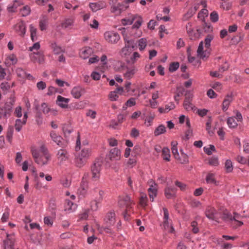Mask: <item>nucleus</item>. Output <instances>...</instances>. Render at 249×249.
Instances as JSON below:
<instances>
[{"instance_id": "f257e3e1", "label": "nucleus", "mask_w": 249, "mask_h": 249, "mask_svg": "<svg viewBox=\"0 0 249 249\" xmlns=\"http://www.w3.org/2000/svg\"><path fill=\"white\" fill-rule=\"evenodd\" d=\"M91 154L92 150L90 147H82L78 156L75 159L76 165L78 167H83Z\"/></svg>"}, {"instance_id": "f03ea898", "label": "nucleus", "mask_w": 249, "mask_h": 249, "mask_svg": "<svg viewBox=\"0 0 249 249\" xmlns=\"http://www.w3.org/2000/svg\"><path fill=\"white\" fill-rule=\"evenodd\" d=\"M103 162L100 159L96 160L91 166V179L92 181H97L99 179L102 170Z\"/></svg>"}, {"instance_id": "7ed1b4c3", "label": "nucleus", "mask_w": 249, "mask_h": 249, "mask_svg": "<svg viewBox=\"0 0 249 249\" xmlns=\"http://www.w3.org/2000/svg\"><path fill=\"white\" fill-rule=\"evenodd\" d=\"M104 37L105 40L110 44H116L120 39L119 34L113 31H107L105 32Z\"/></svg>"}, {"instance_id": "20e7f679", "label": "nucleus", "mask_w": 249, "mask_h": 249, "mask_svg": "<svg viewBox=\"0 0 249 249\" xmlns=\"http://www.w3.org/2000/svg\"><path fill=\"white\" fill-rule=\"evenodd\" d=\"M205 215L209 219L218 222L220 216V213L214 207L208 206L205 211Z\"/></svg>"}, {"instance_id": "39448f33", "label": "nucleus", "mask_w": 249, "mask_h": 249, "mask_svg": "<svg viewBox=\"0 0 249 249\" xmlns=\"http://www.w3.org/2000/svg\"><path fill=\"white\" fill-rule=\"evenodd\" d=\"M132 203L130 196L128 195L120 196L118 200V204L120 207H125L126 209L130 208Z\"/></svg>"}, {"instance_id": "423d86ee", "label": "nucleus", "mask_w": 249, "mask_h": 249, "mask_svg": "<svg viewBox=\"0 0 249 249\" xmlns=\"http://www.w3.org/2000/svg\"><path fill=\"white\" fill-rule=\"evenodd\" d=\"M77 207V204L71 200L68 199L65 200L64 210L67 213H71L75 212Z\"/></svg>"}, {"instance_id": "0eeeda50", "label": "nucleus", "mask_w": 249, "mask_h": 249, "mask_svg": "<svg viewBox=\"0 0 249 249\" xmlns=\"http://www.w3.org/2000/svg\"><path fill=\"white\" fill-rule=\"evenodd\" d=\"M31 60L34 62L42 64L44 62V55L42 52H33L30 54Z\"/></svg>"}, {"instance_id": "6e6552de", "label": "nucleus", "mask_w": 249, "mask_h": 249, "mask_svg": "<svg viewBox=\"0 0 249 249\" xmlns=\"http://www.w3.org/2000/svg\"><path fill=\"white\" fill-rule=\"evenodd\" d=\"M11 110V106L7 104H5L3 107H0V119H6L10 115Z\"/></svg>"}, {"instance_id": "1a4fd4ad", "label": "nucleus", "mask_w": 249, "mask_h": 249, "mask_svg": "<svg viewBox=\"0 0 249 249\" xmlns=\"http://www.w3.org/2000/svg\"><path fill=\"white\" fill-rule=\"evenodd\" d=\"M89 7L93 12H96L107 7V3L105 1H99L96 2H91L89 4Z\"/></svg>"}, {"instance_id": "9d476101", "label": "nucleus", "mask_w": 249, "mask_h": 249, "mask_svg": "<svg viewBox=\"0 0 249 249\" xmlns=\"http://www.w3.org/2000/svg\"><path fill=\"white\" fill-rule=\"evenodd\" d=\"M197 56L203 59L207 58L209 56V52L206 49L203 50V42L201 41L198 45L197 50Z\"/></svg>"}, {"instance_id": "9b49d317", "label": "nucleus", "mask_w": 249, "mask_h": 249, "mask_svg": "<svg viewBox=\"0 0 249 249\" xmlns=\"http://www.w3.org/2000/svg\"><path fill=\"white\" fill-rule=\"evenodd\" d=\"M233 97L232 92L229 93L226 96L222 104V109L224 111H226L228 109L230 104L233 101Z\"/></svg>"}, {"instance_id": "f8f14e48", "label": "nucleus", "mask_w": 249, "mask_h": 249, "mask_svg": "<svg viewBox=\"0 0 249 249\" xmlns=\"http://www.w3.org/2000/svg\"><path fill=\"white\" fill-rule=\"evenodd\" d=\"M15 29L21 36H23L26 33V27L24 22L21 21L15 26Z\"/></svg>"}, {"instance_id": "ddd939ff", "label": "nucleus", "mask_w": 249, "mask_h": 249, "mask_svg": "<svg viewBox=\"0 0 249 249\" xmlns=\"http://www.w3.org/2000/svg\"><path fill=\"white\" fill-rule=\"evenodd\" d=\"M187 96V95H185ZM193 95L190 94L188 96H186L184 101L183 107L187 111L192 110L194 109L195 106L191 103Z\"/></svg>"}, {"instance_id": "4468645a", "label": "nucleus", "mask_w": 249, "mask_h": 249, "mask_svg": "<svg viewBox=\"0 0 249 249\" xmlns=\"http://www.w3.org/2000/svg\"><path fill=\"white\" fill-rule=\"evenodd\" d=\"M84 92V89L80 86L74 87L71 91V95L76 99H79Z\"/></svg>"}, {"instance_id": "2eb2a0df", "label": "nucleus", "mask_w": 249, "mask_h": 249, "mask_svg": "<svg viewBox=\"0 0 249 249\" xmlns=\"http://www.w3.org/2000/svg\"><path fill=\"white\" fill-rule=\"evenodd\" d=\"M69 101L70 99L69 98H66L58 95L57 97L56 104L61 108H66L68 107Z\"/></svg>"}, {"instance_id": "dca6fc26", "label": "nucleus", "mask_w": 249, "mask_h": 249, "mask_svg": "<svg viewBox=\"0 0 249 249\" xmlns=\"http://www.w3.org/2000/svg\"><path fill=\"white\" fill-rule=\"evenodd\" d=\"M109 157L111 160H119L121 157V151L117 148H114L110 150Z\"/></svg>"}, {"instance_id": "f3484780", "label": "nucleus", "mask_w": 249, "mask_h": 249, "mask_svg": "<svg viewBox=\"0 0 249 249\" xmlns=\"http://www.w3.org/2000/svg\"><path fill=\"white\" fill-rule=\"evenodd\" d=\"M149 196L152 201H154V198L157 196V184L153 182L148 189Z\"/></svg>"}, {"instance_id": "a211bd4d", "label": "nucleus", "mask_w": 249, "mask_h": 249, "mask_svg": "<svg viewBox=\"0 0 249 249\" xmlns=\"http://www.w3.org/2000/svg\"><path fill=\"white\" fill-rule=\"evenodd\" d=\"M176 193V189L173 187H167L164 190L165 196L168 199L174 197Z\"/></svg>"}, {"instance_id": "6ab92c4d", "label": "nucleus", "mask_w": 249, "mask_h": 249, "mask_svg": "<svg viewBox=\"0 0 249 249\" xmlns=\"http://www.w3.org/2000/svg\"><path fill=\"white\" fill-rule=\"evenodd\" d=\"M115 214L114 212L108 213L105 219L106 224L108 225L109 226H113L115 222Z\"/></svg>"}, {"instance_id": "aec40b11", "label": "nucleus", "mask_w": 249, "mask_h": 249, "mask_svg": "<svg viewBox=\"0 0 249 249\" xmlns=\"http://www.w3.org/2000/svg\"><path fill=\"white\" fill-rule=\"evenodd\" d=\"M23 3L21 0H15L11 5H9L7 7V10L9 12H15L17 8L20 5H23Z\"/></svg>"}, {"instance_id": "412c9836", "label": "nucleus", "mask_w": 249, "mask_h": 249, "mask_svg": "<svg viewBox=\"0 0 249 249\" xmlns=\"http://www.w3.org/2000/svg\"><path fill=\"white\" fill-rule=\"evenodd\" d=\"M137 18V15L130 14L128 17L122 19V23L124 25H131Z\"/></svg>"}, {"instance_id": "4be33fe9", "label": "nucleus", "mask_w": 249, "mask_h": 249, "mask_svg": "<svg viewBox=\"0 0 249 249\" xmlns=\"http://www.w3.org/2000/svg\"><path fill=\"white\" fill-rule=\"evenodd\" d=\"M51 156L50 155H42L39 157L38 160H36V163L40 165L43 166L44 165L47 164L48 163V161L50 160Z\"/></svg>"}, {"instance_id": "5701e85b", "label": "nucleus", "mask_w": 249, "mask_h": 249, "mask_svg": "<svg viewBox=\"0 0 249 249\" xmlns=\"http://www.w3.org/2000/svg\"><path fill=\"white\" fill-rule=\"evenodd\" d=\"M50 137H51L52 140L58 145H59L60 146H62L63 139L60 136L58 135L55 132L52 131L50 133Z\"/></svg>"}, {"instance_id": "b1692460", "label": "nucleus", "mask_w": 249, "mask_h": 249, "mask_svg": "<svg viewBox=\"0 0 249 249\" xmlns=\"http://www.w3.org/2000/svg\"><path fill=\"white\" fill-rule=\"evenodd\" d=\"M92 52V50L91 48L85 47L81 51L80 56L82 58L85 59L89 58Z\"/></svg>"}, {"instance_id": "393cba45", "label": "nucleus", "mask_w": 249, "mask_h": 249, "mask_svg": "<svg viewBox=\"0 0 249 249\" xmlns=\"http://www.w3.org/2000/svg\"><path fill=\"white\" fill-rule=\"evenodd\" d=\"M137 71V69L134 67L127 68L126 71L124 73V76L125 78L130 79L134 76Z\"/></svg>"}, {"instance_id": "a878e982", "label": "nucleus", "mask_w": 249, "mask_h": 249, "mask_svg": "<svg viewBox=\"0 0 249 249\" xmlns=\"http://www.w3.org/2000/svg\"><path fill=\"white\" fill-rule=\"evenodd\" d=\"M48 24V18L46 16H42L39 23V28L41 31L47 29Z\"/></svg>"}, {"instance_id": "bb28decb", "label": "nucleus", "mask_w": 249, "mask_h": 249, "mask_svg": "<svg viewBox=\"0 0 249 249\" xmlns=\"http://www.w3.org/2000/svg\"><path fill=\"white\" fill-rule=\"evenodd\" d=\"M57 158L60 161H64L68 159V154L67 151L64 149H60L58 150L57 154Z\"/></svg>"}, {"instance_id": "cd10ccee", "label": "nucleus", "mask_w": 249, "mask_h": 249, "mask_svg": "<svg viewBox=\"0 0 249 249\" xmlns=\"http://www.w3.org/2000/svg\"><path fill=\"white\" fill-rule=\"evenodd\" d=\"M75 18L71 17L66 18L62 24V26L64 28H68L74 25Z\"/></svg>"}, {"instance_id": "c85d7f7f", "label": "nucleus", "mask_w": 249, "mask_h": 249, "mask_svg": "<svg viewBox=\"0 0 249 249\" xmlns=\"http://www.w3.org/2000/svg\"><path fill=\"white\" fill-rule=\"evenodd\" d=\"M16 73L18 77L21 78L28 77L29 79H32L33 76L30 74H27L26 71L21 68H18L16 69Z\"/></svg>"}, {"instance_id": "c756f323", "label": "nucleus", "mask_w": 249, "mask_h": 249, "mask_svg": "<svg viewBox=\"0 0 249 249\" xmlns=\"http://www.w3.org/2000/svg\"><path fill=\"white\" fill-rule=\"evenodd\" d=\"M175 107V105L173 102H170L165 106V108L159 107V111L160 113H165L174 109Z\"/></svg>"}, {"instance_id": "7c9ffc66", "label": "nucleus", "mask_w": 249, "mask_h": 249, "mask_svg": "<svg viewBox=\"0 0 249 249\" xmlns=\"http://www.w3.org/2000/svg\"><path fill=\"white\" fill-rule=\"evenodd\" d=\"M171 220H163L162 228L166 231L173 233L174 231V229L171 225Z\"/></svg>"}, {"instance_id": "2f4dec72", "label": "nucleus", "mask_w": 249, "mask_h": 249, "mask_svg": "<svg viewBox=\"0 0 249 249\" xmlns=\"http://www.w3.org/2000/svg\"><path fill=\"white\" fill-rule=\"evenodd\" d=\"M122 6L123 4L120 3H118L117 5H113L111 7V12L116 14H120L122 11Z\"/></svg>"}, {"instance_id": "473e14b6", "label": "nucleus", "mask_w": 249, "mask_h": 249, "mask_svg": "<svg viewBox=\"0 0 249 249\" xmlns=\"http://www.w3.org/2000/svg\"><path fill=\"white\" fill-rule=\"evenodd\" d=\"M162 155L164 160L170 161V151L168 148L164 147L162 150Z\"/></svg>"}, {"instance_id": "72a5a7b5", "label": "nucleus", "mask_w": 249, "mask_h": 249, "mask_svg": "<svg viewBox=\"0 0 249 249\" xmlns=\"http://www.w3.org/2000/svg\"><path fill=\"white\" fill-rule=\"evenodd\" d=\"M180 156H179V158L177 160L182 164L186 163L188 162V158L187 154L183 152L182 150H180Z\"/></svg>"}, {"instance_id": "f704fd0d", "label": "nucleus", "mask_w": 249, "mask_h": 249, "mask_svg": "<svg viewBox=\"0 0 249 249\" xmlns=\"http://www.w3.org/2000/svg\"><path fill=\"white\" fill-rule=\"evenodd\" d=\"M166 132V128L163 124H160L158 126L154 131V135L158 136Z\"/></svg>"}, {"instance_id": "c9c22d12", "label": "nucleus", "mask_w": 249, "mask_h": 249, "mask_svg": "<svg viewBox=\"0 0 249 249\" xmlns=\"http://www.w3.org/2000/svg\"><path fill=\"white\" fill-rule=\"evenodd\" d=\"M138 45L140 51L144 50L147 46V40L145 38H142L138 41Z\"/></svg>"}, {"instance_id": "e433bc0d", "label": "nucleus", "mask_w": 249, "mask_h": 249, "mask_svg": "<svg viewBox=\"0 0 249 249\" xmlns=\"http://www.w3.org/2000/svg\"><path fill=\"white\" fill-rule=\"evenodd\" d=\"M4 249H14V242L12 240L7 238L4 241Z\"/></svg>"}, {"instance_id": "4c0bfd02", "label": "nucleus", "mask_w": 249, "mask_h": 249, "mask_svg": "<svg viewBox=\"0 0 249 249\" xmlns=\"http://www.w3.org/2000/svg\"><path fill=\"white\" fill-rule=\"evenodd\" d=\"M52 48L55 54H58L64 52V50L60 46H57L55 43L52 44Z\"/></svg>"}, {"instance_id": "58836bf2", "label": "nucleus", "mask_w": 249, "mask_h": 249, "mask_svg": "<svg viewBox=\"0 0 249 249\" xmlns=\"http://www.w3.org/2000/svg\"><path fill=\"white\" fill-rule=\"evenodd\" d=\"M227 124L230 128H234L237 126V123L234 117H229L227 119Z\"/></svg>"}, {"instance_id": "ea45409f", "label": "nucleus", "mask_w": 249, "mask_h": 249, "mask_svg": "<svg viewBox=\"0 0 249 249\" xmlns=\"http://www.w3.org/2000/svg\"><path fill=\"white\" fill-rule=\"evenodd\" d=\"M20 14L22 17H26L29 15L31 12L30 7L26 5L24 6L21 10H20Z\"/></svg>"}, {"instance_id": "a19ab883", "label": "nucleus", "mask_w": 249, "mask_h": 249, "mask_svg": "<svg viewBox=\"0 0 249 249\" xmlns=\"http://www.w3.org/2000/svg\"><path fill=\"white\" fill-rule=\"evenodd\" d=\"M213 39V36L212 35H208L205 37L204 42H205V47L207 49H209L211 46V42Z\"/></svg>"}, {"instance_id": "79ce46f5", "label": "nucleus", "mask_w": 249, "mask_h": 249, "mask_svg": "<svg viewBox=\"0 0 249 249\" xmlns=\"http://www.w3.org/2000/svg\"><path fill=\"white\" fill-rule=\"evenodd\" d=\"M133 50L129 48L128 46H125L121 51V55L122 56L126 57L129 55L132 52Z\"/></svg>"}, {"instance_id": "37998d69", "label": "nucleus", "mask_w": 249, "mask_h": 249, "mask_svg": "<svg viewBox=\"0 0 249 249\" xmlns=\"http://www.w3.org/2000/svg\"><path fill=\"white\" fill-rule=\"evenodd\" d=\"M208 15V11L206 9H202L198 14V18L202 20H204L205 17Z\"/></svg>"}, {"instance_id": "c03bdc74", "label": "nucleus", "mask_w": 249, "mask_h": 249, "mask_svg": "<svg viewBox=\"0 0 249 249\" xmlns=\"http://www.w3.org/2000/svg\"><path fill=\"white\" fill-rule=\"evenodd\" d=\"M25 124L23 123V121H21L20 119H17L16 120V124L15 125V129L17 131L19 132L21 130L22 125Z\"/></svg>"}, {"instance_id": "a18cd8bd", "label": "nucleus", "mask_w": 249, "mask_h": 249, "mask_svg": "<svg viewBox=\"0 0 249 249\" xmlns=\"http://www.w3.org/2000/svg\"><path fill=\"white\" fill-rule=\"evenodd\" d=\"M204 151L207 155H211L212 154L213 152L215 151V148L214 145H210L209 147H204Z\"/></svg>"}, {"instance_id": "49530a36", "label": "nucleus", "mask_w": 249, "mask_h": 249, "mask_svg": "<svg viewBox=\"0 0 249 249\" xmlns=\"http://www.w3.org/2000/svg\"><path fill=\"white\" fill-rule=\"evenodd\" d=\"M136 19H137V20L136 21V22L134 23V24L133 25L132 27L133 28L138 29L142 25L143 20H142V17L139 16L138 15H137V18Z\"/></svg>"}, {"instance_id": "de8ad7c7", "label": "nucleus", "mask_w": 249, "mask_h": 249, "mask_svg": "<svg viewBox=\"0 0 249 249\" xmlns=\"http://www.w3.org/2000/svg\"><path fill=\"white\" fill-rule=\"evenodd\" d=\"M125 46H128L129 48L133 50L136 46V43L134 42L133 40H126L125 39Z\"/></svg>"}, {"instance_id": "09e8293b", "label": "nucleus", "mask_w": 249, "mask_h": 249, "mask_svg": "<svg viewBox=\"0 0 249 249\" xmlns=\"http://www.w3.org/2000/svg\"><path fill=\"white\" fill-rule=\"evenodd\" d=\"M225 169L227 172H231L233 170L232 162L230 160H227L225 162Z\"/></svg>"}, {"instance_id": "8fccbe9b", "label": "nucleus", "mask_w": 249, "mask_h": 249, "mask_svg": "<svg viewBox=\"0 0 249 249\" xmlns=\"http://www.w3.org/2000/svg\"><path fill=\"white\" fill-rule=\"evenodd\" d=\"M108 98L111 101H116L119 98L117 91H111L108 95Z\"/></svg>"}, {"instance_id": "3c124183", "label": "nucleus", "mask_w": 249, "mask_h": 249, "mask_svg": "<svg viewBox=\"0 0 249 249\" xmlns=\"http://www.w3.org/2000/svg\"><path fill=\"white\" fill-rule=\"evenodd\" d=\"M178 93L174 96V99L176 101L178 102L179 101V97L180 95L182 94L185 89L182 87H178L177 88Z\"/></svg>"}, {"instance_id": "603ef678", "label": "nucleus", "mask_w": 249, "mask_h": 249, "mask_svg": "<svg viewBox=\"0 0 249 249\" xmlns=\"http://www.w3.org/2000/svg\"><path fill=\"white\" fill-rule=\"evenodd\" d=\"M137 161L136 158L131 157L127 162V165L128 167H132L136 165Z\"/></svg>"}, {"instance_id": "864d4df0", "label": "nucleus", "mask_w": 249, "mask_h": 249, "mask_svg": "<svg viewBox=\"0 0 249 249\" xmlns=\"http://www.w3.org/2000/svg\"><path fill=\"white\" fill-rule=\"evenodd\" d=\"M219 17L217 13L213 11L210 14V19L213 22H216L218 20Z\"/></svg>"}, {"instance_id": "5fc2aeb1", "label": "nucleus", "mask_w": 249, "mask_h": 249, "mask_svg": "<svg viewBox=\"0 0 249 249\" xmlns=\"http://www.w3.org/2000/svg\"><path fill=\"white\" fill-rule=\"evenodd\" d=\"M60 183L65 188H68L71 186V181L67 178H63L61 179Z\"/></svg>"}, {"instance_id": "6e6d98bb", "label": "nucleus", "mask_w": 249, "mask_h": 249, "mask_svg": "<svg viewBox=\"0 0 249 249\" xmlns=\"http://www.w3.org/2000/svg\"><path fill=\"white\" fill-rule=\"evenodd\" d=\"M206 180L208 183H214L215 180L214 178V175L211 173L208 174L207 176Z\"/></svg>"}, {"instance_id": "4d7b16f0", "label": "nucleus", "mask_w": 249, "mask_h": 249, "mask_svg": "<svg viewBox=\"0 0 249 249\" xmlns=\"http://www.w3.org/2000/svg\"><path fill=\"white\" fill-rule=\"evenodd\" d=\"M0 87L3 91H6L11 88V86L8 82H4L1 83Z\"/></svg>"}, {"instance_id": "13d9d810", "label": "nucleus", "mask_w": 249, "mask_h": 249, "mask_svg": "<svg viewBox=\"0 0 249 249\" xmlns=\"http://www.w3.org/2000/svg\"><path fill=\"white\" fill-rule=\"evenodd\" d=\"M179 63L178 62H174L170 64L169 70L171 72L176 71L179 67Z\"/></svg>"}, {"instance_id": "bf43d9fd", "label": "nucleus", "mask_w": 249, "mask_h": 249, "mask_svg": "<svg viewBox=\"0 0 249 249\" xmlns=\"http://www.w3.org/2000/svg\"><path fill=\"white\" fill-rule=\"evenodd\" d=\"M221 218L225 221H232V216L230 213H224Z\"/></svg>"}, {"instance_id": "052dcab7", "label": "nucleus", "mask_w": 249, "mask_h": 249, "mask_svg": "<svg viewBox=\"0 0 249 249\" xmlns=\"http://www.w3.org/2000/svg\"><path fill=\"white\" fill-rule=\"evenodd\" d=\"M44 222L45 225L48 226H52L53 224V220L50 216H46L44 218Z\"/></svg>"}, {"instance_id": "680f3d73", "label": "nucleus", "mask_w": 249, "mask_h": 249, "mask_svg": "<svg viewBox=\"0 0 249 249\" xmlns=\"http://www.w3.org/2000/svg\"><path fill=\"white\" fill-rule=\"evenodd\" d=\"M99 202L96 200H93L90 202V209L92 211H95L98 210Z\"/></svg>"}, {"instance_id": "e2e57ef3", "label": "nucleus", "mask_w": 249, "mask_h": 249, "mask_svg": "<svg viewBox=\"0 0 249 249\" xmlns=\"http://www.w3.org/2000/svg\"><path fill=\"white\" fill-rule=\"evenodd\" d=\"M32 156L35 160V161L36 162V160L39 159L40 156L39 154L38 151L36 149L32 148L31 150Z\"/></svg>"}, {"instance_id": "0e129e2a", "label": "nucleus", "mask_w": 249, "mask_h": 249, "mask_svg": "<svg viewBox=\"0 0 249 249\" xmlns=\"http://www.w3.org/2000/svg\"><path fill=\"white\" fill-rule=\"evenodd\" d=\"M191 226L192 227V231L194 233H197L198 231V228L197 227V223L195 221H193L191 222Z\"/></svg>"}, {"instance_id": "69168bd1", "label": "nucleus", "mask_w": 249, "mask_h": 249, "mask_svg": "<svg viewBox=\"0 0 249 249\" xmlns=\"http://www.w3.org/2000/svg\"><path fill=\"white\" fill-rule=\"evenodd\" d=\"M41 108L42 112L44 114H47L51 111V109L48 107L47 104L45 103H43L41 104Z\"/></svg>"}, {"instance_id": "338daca9", "label": "nucleus", "mask_w": 249, "mask_h": 249, "mask_svg": "<svg viewBox=\"0 0 249 249\" xmlns=\"http://www.w3.org/2000/svg\"><path fill=\"white\" fill-rule=\"evenodd\" d=\"M209 163L210 165L212 166H217L218 165V160L217 158L213 157L209 159Z\"/></svg>"}, {"instance_id": "774afa93", "label": "nucleus", "mask_w": 249, "mask_h": 249, "mask_svg": "<svg viewBox=\"0 0 249 249\" xmlns=\"http://www.w3.org/2000/svg\"><path fill=\"white\" fill-rule=\"evenodd\" d=\"M243 149L244 151L247 154H249V142L248 140L243 141Z\"/></svg>"}]
</instances>
